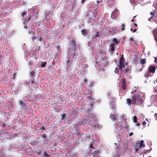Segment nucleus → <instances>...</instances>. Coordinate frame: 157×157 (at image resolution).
<instances>
[{
    "instance_id": "1",
    "label": "nucleus",
    "mask_w": 157,
    "mask_h": 157,
    "mask_svg": "<svg viewBox=\"0 0 157 157\" xmlns=\"http://www.w3.org/2000/svg\"><path fill=\"white\" fill-rule=\"evenodd\" d=\"M136 101H138L139 103L142 104L143 100L139 95L134 94L132 98V103L133 104H136Z\"/></svg>"
},
{
    "instance_id": "2",
    "label": "nucleus",
    "mask_w": 157,
    "mask_h": 157,
    "mask_svg": "<svg viewBox=\"0 0 157 157\" xmlns=\"http://www.w3.org/2000/svg\"><path fill=\"white\" fill-rule=\"evenodd\" d=\"M76 48L75 41L74 39L72 40L71 42V44L68 48V54L71 55L73 51L75 50Z\"/></svg>"
},
{
    "instance_id": "3",
    "label": "nucleus",
    "mask_w": 157,
    "mask_h": 157,
    "mask_svg": "<svg viewBox=\"0 0 157 157\" xmlns=\"http://www.w3.org/2000/svg\"><path fill=\"white\" fill-rule=\"evenodd\" d=\"M124 59L123 57V55H122L121 57L120 60L119 65V67L121 70L122 68H124Z\"/></svg>"
},
{
    "instance_id": "4",
    "label": "nucleus",
    "mask_w": 157,
    "mask_h": 157,
    "mask_svg": "<svg viewBox=\"0 0 157 157\" xmlns=\"http://www.w3.org/2000/svg\"><path fill=\"white\" fill-rule=\"evenodd\" d=\"M118 10L117 9H115V10L112 13L111 15V17L113 19H115V17L117 16Z\"/></svg>"
},
{
    "instance_id": "5",
    "label": "nucleus",
    "mask_w": 157,
    "mask_h": 157,
    "mask_svg": "<svg viewBox=\"0 0 157 157\" xmlns=\"http://www.w3.org/2000/svg\"><path fill=\"white\" fill-rule=\"evenodd\" d=\"M69 56H72L73 58H76L78 56L79 53L78 51L74 50L71 55H68Z\"/></svg>"
},
{
    "instance_id": "6",
    "label": "nucleus",
    "mask_w": 157,
    "mask_h": 157,
    "mask_svg": "<svg viewBox=\"0 0 157 157\" xmlns=\"http://www.w3.org/2000/svg\"><path fill=\"white\" fill-rule=\"evenodd\" d=\"M90 120H89V118H87L84 121H80L79 122L78 124L80 125H82L83 124H90Z\"/></svg>"
},
{
    "instance_id": "7",
    "label": "nucleus",
    "mask_w": 157,
    "mask_h": 157,
    "mask_svg": "<svg viewBox=\"0 0 157 157\" xmlns=\"http://www.w3.org/2000/svg\"><path fill=\"white\" fill-rule=\"evenodd\" d=\"M156 68L155 66L150 65L148 68V71L150 72L154 73L155 70Z\"/></svg>"
},
{
    "instance_id": "8",
    "label": "nucleus",
    "mask_w": 157,
    "mask_h": 157,
    "mask_svg": "<svg viewBox=\"0 0 157 157\" xmlns=\"http://www.w3.org/2000/svg\"><path fill=\"white\" fill-rule=\"evenodd\" d=\"M117 114L116 113L113 112L110 115V117L112 120L114 121L117 120Z\"/></svg>"
},
{
    "instance_id": "9",
    "label": "nucleus",
    "mask_w": 157,
    "mask_h": 157,
    "mask_svg": "<svg viewBox=\"0 0 157 157\" xmlns=\"http://www.w3.org/2000/svg\"><path fill=\"white\" fill-rule=\"evenodd\" d=\"M19 102L20 103V105L22 107V108L23 109H26V106L25 104V103L23 102V101L21 100H19Z\"/></svg>"
},
{
    "instance_id": "10",
    "label": "nucleus",
    "mask_w": 157,
    "mask_h": 157,
    "mask_svg": "<svg viewBox=\"0 0 157 157\" xmlns=\"http://www.w3.org/2000/svg\"><path fill=\"white\" fill-rule=\"evenodd\" d=\"M114 44V46H115V45L116 44H118L120 43V41H119L118 40H117V39L116 38H114L113 39L111 43H113Z\"/></svg>"
},
{
    "instance_id": "11",
    "label": "nucleus",
    "mask_w": 157,
    "mask_h": 157,
    "mask_svg": "<svg viewBox=\"0 0 157 157\" xmlns=\"http://www.w3.org/2000/svg\"><path fill=\"white\" fill-rule=\"evenodd\" d=\"M144 142V141L143 140H142L140 144H136V146H137V145H139V148H141L142 147H145V145L144 144H143Z\"/></svg>"
},
{
    "instance_id": "12",
    "label": "nucleus",
    "mask_w": 157,
    "mask_h": 157,
    "mask_svg": "<svg viewBox=\"0 0 157 157\" xmlns=\"http://www.w3.org/2000/svg\"><path fill=\"white\" fill-rule=\"evenodd\" d=\"M121 81L122 82H121V86L122 88L124 90H125V87L126 86V85L125 84V81L124 79H121Z\"/></svg>"
},
{
    "instance_id": "13",
    "label": "nucleus",
    "mask_w": 157,
    "mask_h": 157,
    "mask_svg": "<svg viewBox=\"0 0 157 157\" xmlns=\"http://www.w3.org/2000/svg\"><path fill=\"white\" fill-rule=\"evenodd\" d=\"M115 46H114V44L113 43H111L110 45H109V48L110 49L112 52H113L114 50Z\"/></svg>"
},
{
    "instance_id": "14",
    "label": "nucleus",
    "mask_w": 157,
    "mask_h": 157,
    "mask_svg": "<svg viewBox=\"0 0 157 157\" xmlns=\"http://www.w3.org/2000/svg\"><path fill=\"white\" fill-rule=\"evenodd\" d=\"M110 106L112 107V109H115L116 108V106L115 105V103L114 102L111 103L110 105Z\"/></svg>"
},
{
    "instance_id": "15",
    "label": "nucleus",
    "mask_w": 157,
    "mask_h": 157,
    "mask_svg": "<svg viewBox=\"0 0 157 157\" xmlns=\"http://www.w3.org/2000/svg\"><path fill=\"white\" fill-rule=\"evenodd\" d=\"M81 33L84 36H86L87 34V30H82L81 31Z\"/></svg>"
},
{
    "instance_id": "16",
    "label": "nucleus",
    "mask_w": 157,
    "mask_h": 157,
    "mask_svg": "<svg viewBox=\"0 0 157 157\" xmlns=\"http://www.w3.org/2000/svg\"><path fill=\"white\" fill-rule=\"evenodd\" d=\"M140 63L142 64H144L146 63V59H140Z\"/></svg>"
},
{
    "instance_id": "17",
    "label": "nucleus",
    "mask_w": 157,
    "mask_h": 157,
    "mask_svg": "<svg viewBox=\"0 0 157 157\" xmlns=\"http://www.w3.org/2000/svg\"><path fill=\"white\" fill-rule=\"evenodd\" d=\"M125 25L122 24L121 26H120V28L121 29L122 31H124L125 29Z\"/></svg>"
},
{
    "instance_id": "18",
    "label": "nucleus",
    "mask_w": 157,
    "mask_h": 157,
    "mask_svg": "<svg viewBox=\"0 0 157 157\" xmlns=\"http://www.w3.org/2000/svg\"><path fill=\"white\" fill-rule=\"evenodd\" d=\"M126 101H127V103L128 104V105H130L131 104V103H132V99H131L129 98H127L126 100Z\"/></svg>"
},
{
    "instance_id": "19",
    "label": "nucleus",
    "mask_w": 157,
    "mask_h": 157,
    "mask_svg": "<svg viewBox=\"0 0 157 157\" xmlns=\"http://www.w3.org/2000/svg\"><path fill=\"white\" fill-rule=\"evenodd\" d=\"M100 35V33L98 32H97L94 35V37H98Z\"/></svg>"
},
{
    "instance_id": "20",
    "label": "nucleus",
    "mask_w": 157,
    "mask_h": 157,
    "mask_svg": "<svg viewBox=\"0 0 157 157\" xmlns=\"http://www.w3.org/2000/svg\"><path fill=\"white\" fill-rule=\"evenodd\" d=\"M35 33V32H33V33H34L33 34V35H32V39L33 41L34 40L36 39V36L34 34Z\"/></svg>"
},
{
    "instance_id": "21",
    "label": "nucleus",
    "mask_w": 157,
    "mask_h": 157,
    "mask_svg": "<svg viewBox=\"0 0 157 157\" xmlns=\"http://www.w3.org/2000/svg\"><path fill=\"white\" fill-rule=\"evenodd\" d=\"M43 157H48L49 156V155L47 154V152L46 151H45L42 154V155Z\"/></svg>"
},
{
    "instance_id": "22",
    "label": "nucleus",
    "mask_w": 157,
    "mask_h": 157,
    "mask_svg": "<svg viewBox=\"0 0 157 157\" xmlns=\"http://www.w3.org/2000/svg\"><path fill=\"white\" fill-rule=\"evenodd\" d=\"M47 63L46 62H45L43 63H42L41 64V67H45V65Z\"/></svg>"
},
{
    "instance_id": "23",
    "label": "nucleus",
    "mask_w": 157,
    "mask_h": 157,
    "mask_svg": "<svg viewBox=\"0 0 157 157\" xmlns=\"http://www.w3.org/2000/svg\"><path fill=\"white\" fill-rule=\"evenodd\" d=\"M34 75V73L33 71H32L29 73V76L30 77H31L32 76Z\"/></svg>"
},
{
    "instance_id": "24",
    "label": "nucleus",
    "mask_w": 157,
    "mask_h": 157,
    "mask_svg": "<svg viewBox=\"0 0 157 157\" xmlns=\"http://www.w3.org/2000/svg\"><path fill=\"white\" fill-rule=\"evenodd\" d=\"M133 121L135 123H137V119L136 116H134L133 117Z\"/></svg>"
},
{
    "instance_id": "25",
    "label": "nucleus",
    "mask_w": 157,
    "mask_h": 157,
    "mask_svg": "<svg viewBox=\"0 0 157 157\" xmlns=\"http://www.w3.org/2000/svg\"><path fill=\"white\" fill-rule=\"evenodd\" d=\"M153 33L154 35V36L155 35H156V34H157V29H155L153 31Z\"/></svg>"
},
{
    "instance_id": "26",
    "label": "nucleus",
    "mask_w": 157,
    "mask_h": 157,
    "mask_svg": "<svg viewBox=\"0 0 157 157\" xmlns=\"http://www.w3.org/2000/svg\"><path fill=\"white\" fill-rule=\"evenodd\" d=\"M98 7H100L101 5V1H97Z\"/></svg>"
},
{
    "instance_id": "27",
    "label": "nucleus",
    "mask_w": 157,
    "mask_h": 157,
    "mask_svg": "<svg viewBox=\"0 0 157 157\" xmlns=\"http://www.w3.org/2000/svg\"><path fill=\"white\" fill-rule=\"evenodd\" d=\"M124 149V150L126 151L127 150V149H128V146H126L125 147L123 148Z\"/></svg>"
},
{
    "instance_id": "28",
    "label": "nucleus",
    "mask_w": 157,
    "mask_h": 157,
    "mask_svg": "<svg viewBox=\"0 0 157 157\" xmlns=\"http://www.w3.org/2000/svg\"><path fill=\"white\" fill-rule=\"evenodd\" d=\"M66 116L65 114H63L62 116V120H63L64 119L65 117Z\"/></svg>"
},
{
    "instance_id": "29",
    "label": "nucleus",
    "mask_w": 157,
    "mask_h": 157,
    "mask_svg": "<svg viewBox=\"0 0 157 157\" xmlns=\"http://www.w3.org/2000/svg\"><path fill=\"white\" fill-rule=\"evenodd\" d=\"M92 126H94V127H96L97 126V125L96 124L94 123H93L92 124Z\"/></svg>"
},
{
    "instance_id": "30",
    "label": "nucleus",
    "mask_w": 157,
    "mask_h": 157,
    "mask_svg": "<svg viewBox=\"0 0 157 157\" xmlns=\"http://www.w3.org/2000/svg\"><path fill=\"white\" fill-rule=\"evenodd\" d=\"M115 72L116 73H117V74H118L119 73V71L118 70V69H116L115 70Z\"/></svg>"
},
{
    "instance_id": "31",
    "label": "nucleus",
    "mask_w": 157,
    "mask_h": 157,
    "mask_svg": "<svg viewBox=\"0 0 157 157\" xmlns=\"http://www.w3.org/2000/svg\"><path fill=\"white\" fill-rule=\"evenodd\" d=\"M42 137L44 139H45L46 137V136L45 135V134H44L42 136Z\"/></svg>"
},
{
    "instance_id": "32",
    "label": "nucleus",
    "mask_w": 157,
    "mask_h": 157,
    "mask_svg": "<svg viewBox=\"0 0 157 157\" xmlns=\"http://www.w3.org/2000/svg\"><path fill=\"white\" fill-rule=\"evenodd\" d=\"M41 129L42 130H46V128H45V127L44 126H42V127H41Z\"/></svg>"
},
{
    "instance_id": "33",
    "label": "nucleus",
    "mask_w": 157,
    "mask_h": 157,
    "mask_svg": "<svg viewBox=\"0 0 157 157\" xmlns=\"http://www.w3.org/2000/svg\"><path fill=\"white\" fill-rule=\"evenodd\" d=\"M150 14L151 15H152V17L153 16H154L155 14L154 11L153 12H151L150 13Z\"/></svg>"
},
{
    "instance_id": "34",
    "label": "nucleus",
    "mask_w": 157,
    "mask_h": 157,
    "mask_svg": "<svg viewBox=\"0 0 157 157\" xmlns=\"http://www.w3.org/2000/svg\"><path fill=\"white\" fill-rule=\"evenodd\" d=\"M26 12H24L22 13V15L24 16V15H25L26 14Z\"/></svg>"
},
{
    "instance_id": "35",
    "label": "nucleus",
    "mask_w": 157,
    "mask_h": 157,
    "mask_svg": "<svg viewBox=\"0 0 157 157\" xmlns=\"http://www.w3.org/2000/svg\"><path fill=\"white\" fill-rule=\"evenodd\" d=\"M70 63V60H68L67 61L66 63H67V64L68 65V66H69L68 64L69 63Z\"/></svg>"
},
{
    "instance_id": "36",
    "label": "nucleus",
    "mask_w": 157,
    "mask_h": 157,
    "mask_svg": "<svg viewBox=\"0 0 157 157\" xmlns=\"http://www.w3.org/2000/svg\"><path fill=\"white\" fill-rule=\"evenodd\" d=\"M154 116L155 117V119L157 120V114L155 113L154 114Z\"/></svg>"
},
{
    "instance_id": "37",
    "label": "nucleus",
    "mask_w": 157,
    "mask_h": 157,
    "mask_svg": "<svg viewBox=\"0 0 157 157\" xmlns=\"http://www.w3.org/2000/svg\"><path fill=\"white\" fill-rule=\"evenodd\" d=\"M87 98H88V100H89V101H90L91 99V97L90 96H89L87 97Z\"/></svg>"
},
{
    "instance_id": "38",
    "label": "nucleus",
    "mask_w": 157,
    "mask_h": 157,
    "mask_svg": "<svg viewBox=\"0 0 157 157\" xmlns=\"http://www.w3.org/2000/svg\"><path fill=\"white\" fill-rule=\"evenodd\" d=\"M149 75L147 74H145L144 75V76L147 78L149 77Z\"/></svg>"
},
{
    "instance_id": "39",
    "label": "nucleus",
    "mask_w": 157,
    "mask_h": 157,
    "mask_svg": "<svg viewBox=\"0 0 157 157\" xmlns=\"http://www.w3.org/2000/svg\"><path fill=\"white\" fill-rule=\"evenodd\" d=\"M146 124V123L145 121H144L143 122V123H142V124L143 125H145Z\"/></svg>"
},
{
    "instance_id": "40",
    "label": "nucleus",
    "mask_w": 157,
    "mask_h": 157,
    "mask_svg": "<svg viewBox=\"0 0 157 157\" xmlns=\"http://www.w3.org/2000/svg\"><path fill=\"white\" fill-rule=\"evenodd\" d=\"M86 1V0H82V2H81V3H82V4H83L84 3V2L85 1Z\"/></svg>"
},
{
    "instance_id": "41",
    "label": "nucleus",
    "mask_w": 157,
    "mask_h": 157,
    "mask_svg": "<svg viewBox=\"0 0 157 157\" xmlns=\"http://www.w3.org/2000/svg\"><path fill=\"white\" fill-rule=\"evenodd\" d=\"M133 133L132 132H130L129 134V136H131L133 135Z\"/></svg>"
},
{
    "instance_id": "42",
    "label": "nucleus",
    "mask_w": 157,
    "mask_h": 157,
    "mask_svg": "<svg viewBox=\"0 0 157 157\" xmlns=\"http://www.w3.org/2000/svg\"><path fill=\"white\" fill-rule=\"evenodd\" d=\"M23 84H25V82H24L23 83ZM25 84H29L30 83V82H25Z\"/></svg>"
},
{
    "instance_id": "43",
    "label": "nucleus",
    "mask_w": 157,
    "mask_h": 157,
    "mask_svg": "<svg viewBox=\"0 0 157 157\" xmlns=\"http://www.w3.org/2000/svg\"><path fill=\"white\" fill-rule=\"evenodd\" d=\"M129 40L131 41H134V39L132 38H131L129 39Z\"/></svg>"
},
{
    "instance_id": "44",
    "label": "nucleus",
    "mask_w": 157,
    "mask_h": 157,
    "mask_svg": "<svg viewBox=\"0 0 157 157\" xmlns=\"http://www.w3.org/2000/svg\"><path fill=\"white\" fill-rule=\"evenodd\" d=\"M39 40H40V41H42V38L40 36L39 39Z\"/></svg>"
},
{
    "instance_id": "45",
    "label": "nucleus",
    "mask_w": 157,
    "mask_h": 157,
    "mask_svg": "<svg viewBox=\"0 0 157 157\" xmlns=\"http://www.w3.org/2000/svg\"><path fill=\"white\" fill-rule=\"evenodd\" d=\"M154 62H157V57L155 58V60L154 61Z\"/></svg>"
},
{
    "instance_id": "46",
    "label": "nucleus",
    "mask_w": 157,
    "mask_h": 157,
    "mask_svg": "<svg viewBox=\"0 0 157 157\" xmlns=\"http://www.w3.org/2000/svg\"><path fill=\"white\" fill-rule=\"evenodd\" d=\"M152 16H151V17L148 19V20L149 21H151V19L152 18Z\"/></svg>"
},
{
    "instance_id": "47",
    "label": "nucleus",
    "mask_w": 157,
    "mask_h": 157,
    "mask_svg": "<svg viewBox=\"0 0 157 157\" xmlns=\"http://www.w3.org/2000/svg\"><path fill=\"white\" fill-rule=\"evenodd\" d=\"M30 20V17H29V18L27 19V20L26 19V20H25V21H29Z\"/></svg>"
},
{
    "instance_id": "48",
    "label": "nucleus",
    "mask_w": 157,
    "mask_h": 157,
    "mask_svg": "<svg viewBox=\"0 0 157 157\" xmlns=\"http://www.w3.org/2000/svg\"><path fill=\"white\" fill-rule=\"evenodd\" d=\"M139 148H136V152H137L139 150Z\"/></svg>"
},
{
    "instance_id": "49",
    "label": "nucleus",
    "mask_w": 157,
    "mask_h": 157,
    "mask_svg": "<svg viewBox=\"0 0 157 157\" xmlns=\"http://www.w3.org/2000/svg\"><path fill=\"white\" fill-rule=\"evenodd\" d=\"M59 46H58L56 47V48L57 49H58V51H59Z\"/></svg>"
},
{
    "instance_id": "50",
    "label": "nucleus",
    "mask_w": 157,
    "mask_h": 157,
    "mask_svg": "<svg viewBox=\"0 0 157 157\" xmlns=\"http://www.w3.org/2000/svg\"><path fill=\"white\" fill-rule=\"evenodd\" d=\"M113 5V4H111L108 6V7L110 8L111 7V6Z\"/></svg>"
},
{
    "instance_id": "51",
    "label": "nucleus",
    "mask_w": 157,
    "mask_h": 157,
    "mask_svg": "<svg viewBox=\"0 0 157 157\" xmlns=\"http://www.w3.org/2000/svg\"><path fill=\"white\" fill-rule=\"evenodd\" d=\"M136 31V29H134L133 30V33H135V32Z\"/></svg>"
},
{
    "instance_id": "52",
    "label": "nucleus",
    "mask_w": 157,
    "mask_h": 157,
    "mask_svg": "<svg viewBox=\"0 0 157 157\" xmlns=\"http://www.w3.org/2000/svg\"><path fill=\"white\" fill-rule=\"evenodd\" d=\"M6 125V124H5V123H3L2 124V126H5Z\"/></svg>"
},
{
    "instance_id": "53",
    "label": "nucleus",
    "mask_w": 157,
    "mask_h": 157,
    "mask_svg": "<svg viewBox=\"0 0 157 157\" xmlns=\"http://www.w3.org/2000/svg\"><path fill=\"white\" fill-rule=\"evenodd\" d=\"M24 28L25 29H28V28H27V26H25L24 27Z\"/></svg>"
},
{
    "instance_id": "54",
    "label": "nucleus",
    "mask_w": 157,
    "mask_h": 157,
    "mask_svg": "<svg viewBox=\"0 0 157 157\" xmlns=\"http://www.w3.org/2000/svg\"><path fill=\"white\" fill-rule=\"evenodd\" d=\"M41 153L40 152H38V153H37V154L38 155H40L41 154Z\"/></svg>"
},
{
    "instance_id": "55",
    "label": "nucleus",
    "mask_w": 157,
    "mask_h": 157,
    "mask_svg": "<svg viewBox=\"0 0 157 157\" xmlns=\"http://www.w3.org/2000/svg\"><path fill=\"white\" fill-rule=\"evenodd\" d=\"M134 25H135V26L136 27L137 26V25L136 24V23H134Z\"/></svg>"
},
{
    "instance_id": "56",
    "label": "nucleus",
    "mask_w": 157,
    "mask_h": 157,
    "mask_svg": "<svg viewBox=\"0 0 157 157\" xmlns=\"http://www.w3.org/2000/svg\"><path fill=\"white\" fill-rule=\"evenodd\" d=\"M125 72H128V70L127 69H125Z\"/></svg>"
},
{
    "instance_id": "57",
    "label": "nucleus",
    "mask_w": 157,
    "mask_h": 157,
    "mask_svg": "<svg viewBox=\"0 0 157 157\" xmlns=\"http://www.w3.org/2000/svg\"><path fill=\"white\" fill-rule=\"evenodd\" d=\"M32 31H29L28 32V33H29V34H30L31 32H32Z\"/></svg>"
},
{
    "instance_id": "58",
    "label": "nucleus",
    "mask_w": 157,
    "mask_h": 157,
    "mask_svg": "<svg viewBox=\"0 0 157 157\" xmlns=\"http://www.w3.org/2000/svg\"><path fill=\"white\" fill-rule=\"evenodd\" d=\"M136 125L137 126H139L140 125V124H139V123H137V124H136Z\"/></svg>"
},
{
    "instance_id": "59",
    "label": "nucleus",
    "mask_w": 157,
    "mask_h": 157,
    "mask_svg": "<svg viewBox=\"0 0 157 157\" xmlns=\"http://www.w3.org/2000/svg\"><path fill=\"white\" fill-rule=\"evenodd\" d=\"M122 118H124V115H122Z\"/></svg>"
},
{
    "instance_id": "60",
    "label": "nucleus",
    "mask_w": 157,
    "mask_h": 157,
    "mask_svg": "<svg viewBox=\"0 0 157 157\" xmlns=\"http://www.w3.org/2000/svg\"><path fill=\"white\" fill-rule=\"evenodd\" d=\"M119 155H116L115 157H118Z\"/></svg>"
},
{
    "instance_id": "61",
    "label": "nucleus",
    "mask_w": 157,
    "mask_h": 157,
    "mask_svg": "<svg viewBox=\"0 0 157 157\" xmlns=\"http://www.w3.org/2000/svg\"><path fill=\"white\" fill-rule=\"evenodd\" d=\"M134 21V19H132V20H131V22H133Z\"/></svg>"
},
{
    "instance_id": "62",
    "label": "nucleus",
    "mask_w": 157,
    "mask_h": 157,
    "mask_svg": "<svg viewBox=\"0 0 157 157\" xmlns=\"http://www.w3.org/2000/svg\"><path fill=\"white\" fill-rule=\"evenodd\" d=\"M134 58H136V56H135V55H134Z\"/></svg>"
},
{
    "instance_id": "63",
    "label": "nucleus",
    "mask_w": 157,
    "mask_h": 157,
    "mask_svg": "<svg viewBox=\"0 0 157 157\" xmlns=\"http://www.w3.org/2000/svg\"><path fill=\"white\" fill-rule=\"evenodd\" d=\"M133 92H134V91H132V92H131V93L132 94H133Z\"/></svg>"
},
{
    "instance_id": "64",
    "label": "nucleus",
    "mask_w": 157,
    "mask_h": 157,
    "mask_svg": "<svg viewBox=\"0 0 157 157\" xmlns=\"http://www.w3.org/2000/svg\"><path fill=\"white\" fill-rule=\"evenodd\" d=\"M130 30L131 31H132V28H131L130 29Z\"/></svg>"
}]
</instances>
